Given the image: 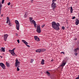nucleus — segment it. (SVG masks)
<instances>
[{
  "instance_id": "nucleus-1",
  "label": "nucleus",
  "mask_w": 79,
  "mask_h": 79,
  "mask_svg": "<svg viewBox=\"0 0 79 79\" xmlns=\"http://www.w3.org/2000/svg\"><path fill=\"white\" fill-rule=\"evenodd\" d=\"M59 27H60V23H56V22L54 21L52 23V27L55 30L58 31L60 29Z\"/></svg>"
},
{
  "instance_id": "nucleus-2",
  "label": "nucleus",
  "mask_w": 79,
  "mask_h": 79,
  "mask_svg": "<svg viewBox=\"0 0 79 79\" xmlns=\"http://www.w3.org/2000/svg\"><path fill=\"white\" fill-rule=\"evenodd\" d=\"M15 49H16V48H14L12 49V50H9V52L10 53H11L12 56H17V55L16 54H15Z\"/></svg>"
},
{
  "instance_id": "nucleus-3",
  "label": "nucleus",
  "mask_w": 79,
  "mask_h": 79,
  "mask_svg": "<svg viewBox=\"0 0 79 79\" xmlns=\"http://www.w3.org/2000/svg\"><path fill=\"white\" fill-rule=\"evenodd\" d=\"M16 24V29L18 31H19V22L18 20H15V21Z\"/></svg>"
},
{
  "instance_id": "nucleus-4",
  "label": "nucleus",
  "mask_w": 79,
  "mask_h": 79,
  "mask_svg": "<svg viewBox=\"0 0 79 79\" xmlns=\"http://www.w3.org/2000/svg\"><path fill=\"white\" fill-rule=\"evenodd\" d=\"M56 6V3H55L54 2H52L51 4V7L53 8V10L55 9V8Z\"/></svg>"
},
{
  "instance_id": "nucleus-5",
  "label": "nucleus",
  "mask_w": 79,
  "mask_h": 79,
  "mask_svg": "<svg viewBox=\"0 0 79 79\" xmlns=\"http://www.w3.org/2000/svg\"><path fill=\"white\" fill-rule=\"evenodd\" d=\"M36 31L37 32H38L39 33L41 32V30H40V26H37V29H36Z\"/></svg>"
},
{
  "instance_id": "nucleus-6",
  "label": "nucleus",
  "mask_w": 79,
  "mask_h": 79,
  "mask_svg": "<svg viewBox=\"0 0 79 79\" xmlns=\"http://www.w3.org/2000/svg\"><path fill=\"white\" fill-rule=\"evenodd\" d=\"M0 66L2 68V69H5V64L3 63H0Z\"/></svg>"
},
{
  "instance_id": "nucleus-7",
  "label": "nucleus",
  "mask_w": 79,
  "mask_h": 79,
  "mask_svg": "<svg viewBox=\"0 0 79 79\" xmlns=\"http://www.w3.org/2000/svg\"><path fill=\"white\" fill-rule=\"evenodd\" d=\"M23 42V43H24V44H26V45L28 47H30V46L29 45H28L27 44H28V43H27V42L25 40H22Z\"/></svg>"
},
{
  "instance_id": "nucleus-8",
  "label": "nucleus",
  "mask_w": 79,
  "mask_h": 79,
  "mask_svg": "<svg viewBox=\"0 0 79 79\" xmlns=\"http://www.w3.org/2000/svg\"><path fill=\"white\" fill-rule=\"evenodd\" d=\"M8 35L7 34H5L4 35V39L5 42L6 41V39H7V37H8Z\"/></svg>"
},
{
  "instance_id": "nucleus-9",
  "label": "nucleus",
  "mask_w": 79,
  "mask_h": 79,
  "mask_svg": "<svg viewBox=\"0 0 79 79\" xmlns=\"http://www.w3.org/2000/svg\"><path fill=\"white\" fill-rule=\"evenodd\" d=\"M32 23H33L35 27H37V24H36V23H35V21L34 20H32Z\"/></svg>"
},
{
  "instance_id": "nucleus-10",
  "label": "nucleus",
  "mask_w": 79,
  "mask_h": 79,
  "mask_svg": "<svg viewBox=\"0 0 79 79\" xmlns=\"http://www.w3.org/2000/svg\"><path fill=\"white\" fill-rule=\"evenodd\" d=\"M66 64V61L65 60H63L62 61V63L61 64V66L63 67L64 66H65V65Z\"/></svg>"
},
{
  "instance_id": "nucleus-11",
  "label": "nucleus",
  "mask_w": 79,
  "mask_h": 79,
  "mask_svg": "<svg viewBox=\"0 0 79 79\" xmlns=\"http://www.w3.org/2000/svg\"><path fill=\"white\" fill-rule=\"evenodd\" d=\"M79 24V20L77 19L75 22V24L76 25H77Z\"/></svg>"
},
{
  "instance_id": "nucleus-12",
  "label": "nucleus",
  "mask_w": 79,
  "mask_h": 79,
  "mask_svg": "<svg viewBox=\"0 0 79 79\" xmlns=\"http://www.w3.org/2000/svg\"><path fill=\"white\" fill-rule=\"evenodd\" d=\"M9 21H10V19L9 18V17H7V21H6V24H8V22H9Z\"/></svg>"
},
{
  "instance_id": "nucleus-13",
  "label": "nucleus",
  "mask_w": 79,
  "mask_h": 79,
  "mask_svg": "<svg viewBox=\"0 0 79 79\" xmlns=\"http://www.w3.org/2000/svg\"><path fill=\"white\" fill-rule=\"evenodd\" d=\"M36 52H39V53H40L41 52V49H38L35 51Z\"/></svg>"
},
{
  "instance_id": "nucleus-14",
  "label": "nucleus",
  "mask_w": 79,
  "mask_h": 79,
  "mask_svg": "<svg viewBox=\"0 0 79 79\" xmlns=\"http://www.w3.org/2000/svg\"><path fill=\"white\" fill-rule=\"evenodd\" d=\"M18 61H19V60H18V59H16L15 60V63L17 61V64H18V65H19V63H20V62Z\"/></svg>"
},
{
  "instance_id": "nucleus-15",
  "label": "nucleus",
  "mask_w": 79,
  "mask_h": 79,
  "mask_svg": "<svg viewBox=\"0 0 79 79\" xmlns=\"http://www.w3.org/2000/svg\"><path fill=\"white\" fill-rule=\"evenodd\" d=\"M73 7L71 6L70 7V12L71 13H73Z\"/></svg>"
},
{
  "instance_id": "nucleus-16",
  "label": "nucleus",
  "mask_w": 79,
  "mask_h": 79,
  "mask_svg": "<svg viewBox=\"0 0 79 79\" xmlns=\"http://www.w3.org/2000/svg\"><path fill=\"white\" fill-rule=\"evenodd\" d=\"M44 61L45 60L44 59H42L41 61V64H44Z\"/></svg>"
},
{
  "instance_id": "nucleus-17",
  "label": "nucleus",
  "mask_w": 79,
  "mask_h": 79,
  "mask_svg": "<svg viewBox=\"0 0 79 79\" xmlns=\"http://www.w3.org/2000/svg\"><path fill=\"white\" fill-rule=\"evenodd\" d=\"M6 64L7 67H9L10 66V64H9V63H8V62H6Z\"/></svg>"
},
{
  "instance_id": "nucleus-18",
  "label": "nucleus",
  "mask_w": 79,
  "mask_h": 79,
  "mask_svg": "<svg viewBox=\"0 0 79 79\" xmlns=\"http://www.w3.org/2000/svg\"><path fill=\"white\" fill-rule=\"evenodd\" d=\"M2 51L3 52H5V48L2 47Z\"/></svg>"
},
{
  "instance_id": "nucleus-19",
  "label": "nucleus",
  "mask_w": 79,
  "mask_h": 79,
  "mask_svg": "<svg viewBox=\"0 0 79 79\" xmlns=\"http://www.w3.org/2000/svg\"><path fill=\"white\" fill-rule=\"evenodd\" d=\"M18 62L17 61L16 62H15V67H17V66H18Z\"/></svg>"
},
{
  "instance_id": "nucleus-20",
  "label": "nucleus",
  "mask_w": 79,
  "mask_h": 79,
  "mask_svg": "<svg viewBox=\"0 0 79 79\" xmlns=\"http://www.w3.org/2000/svg\"><path fill=\"white\" fill-rule=\"evenodd\" d=\"M45 51V49L43 48V49H41V52H44Z\"/></svg>"
},
{
  "instance_id": "nucleus-21",
  "label": "nucleus",
  "mask_w": 79,
  "mask_h": 79,
  "mask_svg": "<svg viewBox=\"0 0 79 79\" xmlns=\"http://www.w3.org/2000/svg\"><path fill=\"white\" fill-rule=\"evenodd\" d=\"M46 73H47V75H48V76H49V75H50V73L48 72L47 71L46 72Z\"/></svg>"
},
{
  "instance_id": "nucleus-22",
  "label": "nucleus",
  "mask_w": 79,
  "mask_h": 79,
  "mask_svg": "<svg viewBox=\"0 0 79 79\" xmlns=\"http://www.w3.org/2000/svg\"><path fill=\"white\" fill-rule=\"evenodd\" d=\"M79 50L78 48H77L75 49L74 50V51H75V52H76L77 51V50Z\"/></svg>"
},
{
  "instance_id": "nucleus-23",
  "label": "nucleus",
  "mask_w": 79,
  "mask_h": 79,
  "mask_svg": "<svg viewBox=\"0 0 79 79\" xmlns=\"http://www.w3.org/2000/svg\"><path fill=\"white\" fill-rule=\"evenodd\" d=\"M33 61H34V59H31L30 62L31 63H33Z\"/></svg>"
},
{
  "instance_id": "nucleus-24",
  "label": "nucleus",
  "mask_w": 79,
  "mask_h": 79,
  "mask_svg": "<svg viewBox=\"0 0 79 79\" xmlns=\"http://www.w3.org/2000/svg\"><path fill=\"white\" fill-rule=\"evenodd\" d=\"M36 40L37 41H39V40H40V39H39V37H38L37 38Z\"/></svg>"
},
{
  "instance_id": "nucleus-25",
  "label": "nucleus",
  "mask_w": 79,
  "mask_h": 79,
  "mask_svg": "<svg viewBox=\"0 0 79 79\" xmlns=\"http://www.w3.org/2000/svg\"><path fill=\"white\" fill-rule=\"evenodd\" d=\"M37 38H38V37L37 36H35V40H37Z\"/></svg>"
},
{
  "instance_id": "nucleus-26",
  "label": "nucleus",
  "mask_w": 79,
  "mask_h": 79,
  "mask_svg": "<svg viewBox=\"0 0 79 79\" xmlns=\"http://www.w3.org/2000/svg\"><path fill=\"white\" fill-rule=\"evenodd\" d=\"M32 20V18H30V22H31Z\"/></svg>"
},
{
  "instance_id": "nucleus-27",
  "label": "nucleus",
  "mask_w": 79,
  "mask_h": 79,
  "mask_svg": "<svg viewBox=\"0 0 79 79\" xmlns=\"http://www.w3.org/2000/svg\"><path fill=\"white\" fill-rule=\"evenodd\" d=\"M4 1L5 0H2V4H3V3H4Z\"/></svg>"
},
{
  "instance_id": "nucleus-28",
  "label": "nucleus",
  "mask_w": 79,
  "mask_h": 79,
  "mask_svg": "<svg viewBox=\"0 0 79 79\" xmlns=\"http://www.w3.org/2000/svg\"><path fill=\"white\" fill-rule=\"evenodd\" d=\"M8 24L9 25V26H12V24H11V23H9Z\"/></svg>"
},
{
  "instance_id": "nucleus-29",
  "label": "nucleus",
  "mask_w": 79,
  "mask_h": 79,
  "mask_svg": "<svg viewBox=\"0 0 79 79\" xmlns=\"http://www.w3.org/2000/svg\"><path fill=\"white\" fill-rule=\"evenodd\" d=\"M17 71H19V68H18V67H17Z\"/></svg>"
},
{
  "instance_id": "nucleus-30",
  "label": "nucleus",
  "mask_w": 79,
  "mask_h": 79,
  "mask_svg": "<svg viewBox=\"0 0 79 79\" xmlns=\"http://www.w3.org/2000/svg\"><path fill=\"white\" fill-rule=\"evenodd\" d=\"M76 18V17L74 16L73 17L72 19H74Z\"/></svg>"
},
{
  "instance_id": "nucleus-31",
  "label": "nucleus",
  "mask_w": 79,
  "mask_h": 79,
  "mask_svg": "<svg viewBox=\"0 0 79 79\" xmlns=\"http://www.w3.org/2000/svg\"><path fill=\"white\" fill-rule=\"evenodd\" d=\"M45 26V24L43 25L41 27H44V26Z\"/></svg>"
},
{
  "instance_id": "nucleus-32",
  "label": "nucleus",
  "mask_w": 79,
  "mask_h": 79,
  "mask_svg": "<svg viewBox=\"0 0 79 79\" xmlns=\"http://www.w3.org/2000/svg\"><path fill=\"white\" fill-rule=\"evenodd\" d=\"M74 54L75 55H76V56H77V53H74Z\"/></svg>"
},
{
  "instance_id": "nucleus-33",
  "label": "nucleus",
  "mask_w": 79,
  "mask_h": 79,
  "mask_svg": "<svg viewBox=\"0 0 79 79\" xmlns=\"http://www.w3.org/2000/svg\"><path fill=\"white\" fill-rule=\"evenodd\" d=\"M56 0H52V2H56Z\"/></svg>"
},
{
  "instance_id": "nucleus-34",
  "label": "nucleus",
  "mask_w": 79,
  "mask_h": 79,
  "mask_svg": "<svg viewBox=\"0 0 79 79\" xmlns=\"http://www.w3.org/2000/svg\"><path fill=\"white\" fill-rule=\"evenodd\" d=\"M17 41V42H18V43L19 44V40H18Z\"/></svg>"
},
{
  "instance_id": "nucleus-35",
  "label": "nucleus",
  "mask_w": 79,
  "mask_h": 79,
  "mask_svg": "<svg viewBox=\"0 0 79 79\" xmlns=\"http://www.w3.org/2000/svg\"><path fill=\"white\" fill-rule=\"evenodd\" d=\"M10 2H9V3L7 4V5H10Z\"/></svg>"
},
{
  "instance_id": "nucleus-36",
  "label": "nucleus",
  "mask_w": 79,
  "mask_h": 79,
  "mask_svg": "<svg viewBox=\"0 0 79 79\" xmlns=\"http://www.w3.org/2000/svg\"><path fill=\"white\" fill-rule=\"evenodd\" d=\"M62 29H63V30H64V27H62Z\"/></svg>"
},
{
  "instance_id": "nucleus-37",
  "label": "nucleus",
  "mask_w": 79,
  "mask_h": 79,
  "mask_svg": "<svg viewBox=\"0 0 79 79\" xmlns=\"http://www.w3.org/2000/svg\"><path fill=\"white\" fill-rule=\"evenodd\" d=\"M61 53H63V54H64V52H61Z\"/></svg>"
},
{
  "instance_id": "nucleus-38",
  "label": "nucleus",
  "mask_w": 79,
  "mask_h": 79,
  "mask_svg": "<svg viewBox=\"0 0 79 79\" xmlns=\"http://www.w3.org/2000/svg\"><path fill=\"white\" fill-rule=\"evenodd\" d=\"M15 35L16 36H18V34H17V33H16L15 34Z\"/></svg>"
},
{
  "instance_id": "nucleus-39",
  "label": "nucleus",
  "mask_w": 79,
  "mask_h": 79,
  "mask_svg": "<svg viewBox=\"0 0 79 79\" xmlns=\"http://www.w3.org/2000/svg\"><path fill=\"white\" fill-rule=\"evenodd\" d=\"M2 11L1 10V9H0V15H1V12Z\"/></svg>"
},
{
  "instance_id": "nucleus-40",
  "label": "nucleus",
  "mask_w": 79,
  "mask_h": 79,
  "mask_svg": "<svg viewBox=\"0 0 79 79\" xmlns=\"http://www.w3.org/2000/svg\"><path fill=\"white\" fill-rule=\"evenodd\" d=\"M3 16V14H2L1 15V16L2 17V16Z\"/></svg>"
},
{
  "instance_id": "nucleus-41",
  "label": "nucleus",
  "mask_w": 79,
  "mask_h": 79,
  "mask_svg": "<svg viewBox=\"0 0 79 79\" xmlns=\"http://www.w3.org/2000/svg\"><path fill=\"white\" fill-rule=\"evenodd\" d=\"M31 2H33V1H34V0H31Z\"/></svg>"
},
{
  "instance_id": "nucleus-42",
  "label": "nucleus",
  "mask_w": 79,
  "mask_h": 79,
  "mask_svg": "<svg viewBox=\"0 0 79 79\" xmlns=\"http://www.w3.org/2000/svg\"><path fill=\"white\" fill-rule=\"evenodd\" d=\"M0 57H1V58H3V56H0Z\"/></svg>"
},
{
  "instance_id": "nucleus-43",
  "label": "nucleus",
  "mask_w": 79,
  "mask_h": 79,
  "mask_svg": "<svg viewBox=\"0 0 79 79\" xmlns=\"http://www.w3.org/2000/svg\"><path fill=\"white\" fill-rule=\"evenodd\" d=\"M9 23H11V22H10V20L9 21Z\"/></svg>"
},
{
  "instance_id": "nucleus-44",
  "label": "nucleus",
  "mask_w": 79,
  "mask_h": 79,
  "mask_svg": "<svg viewBox=\"0 0 79 79\" xmlns=\"http://www.w3.org/2000/svg\"><path fill=\"white\" fill-rule=\"evenodd\" d=\"M2 8V6L0 5V8Z\"/></svg>"
},
{
  "instance_id": "nucleus-45",
  "label": "nucleus",
  "mask_w": 79,
  "mask_h": 79,
  "mask_svg": "<svg viewBox=\"0 0 79 79\" xmlns=\"http://www.w3.org/2000/svg\"><path fill=\"white\" fill-rule=\"evenodd\" d=\"M17 68H19V66H18L17 67Z\"/></svg>"
},
{
  "instance_id": "nucleus-46",
  "label": "nucleus",
  "mask_w": 79,
  "mask_h": 79,
  "mask_svg": "<svg viewBox=\"0 0 79 79\" xmlns=\"http://www.w3.org/2000/svg\"><path fill=\"white\" fill-rule=\"evenodd\" d=\"M51 61H53V60H51Z\"/></svg>"
},
{
  "instance_id": "nucleus-47",
  "label": "nucleus",
  "mask_w": 79,
  "mask_h": 79,
  "mask_svg": "<svg viewBox=\"0 0 79 79\" xmlns=\"http://www.w3.org/2000/svg\"><path fill=\"white\" fill-rule=\"evenodd\" d=\"M76 40H77V38H76Z\"/></svg>"
}]
</instances>
